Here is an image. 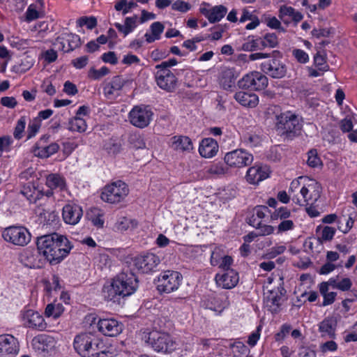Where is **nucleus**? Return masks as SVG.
Wrapping results in <instances>:
<instances>
[{
	"mask_svg": "<svg viewBox=\"0 0 357 357\" xmlns=\"http://www.w3.org/2000/svg\"><path fill=\"white\" fill-rule=\"evenodd\" d=\"M36 246L38 253L52 265L61 262L73 248L67 237L57 233L38 237Z\"/></svg>",
	"mask_w": 357,
	"mask_h": 357,
	"instance_id": "f257e3e1",
	"label": "nucleus"
},
{
	"mask_svg": "<svg viewBox=\"0 0 357 357\" xmlns=\"http://www.w3.org/2000/svg\"><path fill=\"white\" fill-rule=\"evenodd\" d=\"M289 192L296 204L300 206L313 205L320 197L321 187L314 179L299 176L291 182Z\"/></svg>",
	"mask_w": 357,
	"mask_h": 357,
	"instance_id": "f03ea898",
	"label": "nucleus"
},
{
	"mask_svg": "<svg viewBox=\"0 0 357 357\" xmlns=\"http://www.w3.org/2000/svg\"><path fill=\"white\" fill-rule=\"evenodd\" d=\"M138 287V280L132 273H122L102 287V296L107 301L116 302L121 298L133 294Z\"/></svg>",
	"mask_w": 357,
	"mask_h": 357,
	"instance_id": "7ed1b4c3",
	"label": "nucleus"
},
{
	"mask_svg": "<svg viewBox=\"0 0 357 357\" xmlns=\"http://www.w3.org/2000/svg\"><path fill=\"white\" fill-rule=\"evenodd\" d=\"M275 126L281 135L291 137L301 130L302 124L298 116L288 111L276 116Z\"/></svg>",
	"mask_w": 357,
	"mask_h": 357,
	"instance_id": "20e7f679",
	"label": "nucleus"
},
{
	"mask_svg": "<svg viewBox=\"0 0 357 357\" xmlns=\"http://www.w3.org/2000/svg\"><path fill=\"white\" fill-rule=\"evenodd\" d=\"M147 342L157 352H172L176 349V343L167 333L152 331L144 336Z\"/></svg>",
	"mask_w": 357,
	"mask_h": 357,
	"instance_id": "39448f33",
	"label": "nucleus"
},
{
	"mask_svg": "<svg viewBox=\"0 0 357 357\" xmlns=\"http://www.w3.org/2000/svg\"><path fill=\"white\" fill-rule=\"evenodd\" d=\"M3 240L17 246H25L31 240L29 229L21 225H12L6 227L1 234Z\"/></svg>",
	"mask_w": 357,
	"mask_h": 357,
	"instance_id": "423d86ee",
	"label": "nucleus"
},
{
	"mask_svg": "<svg viewBox=\"0 0 357 357\" xmlns=\"http://www.w3.org/2000/svg\"><path fill=\"white\" fill-rule=\"evenodd\" d=\"M128 193L127 184L119 180L105 186L101 193V199L107 203L116 204L123 200Z\"/></svg>",
	"mask_w": 357,
	"mask_h": 357,
	"instance_id": "0eeeda50",
	"label": "nucleus"
},
{
	"mask_svg": "<svg viewBox=\"0 0 357 357\" xmlns=\"http://www.w3.org/2000/svg\"><path fill=\"white\" fill-rule=\"evenodd\" d=\"M18 318L24 328L43 331L47 326L43 316L38 311L30 308L24 307L20 312Z\"/></svg>",
	"mask_w": 357,
	"mask_h": 357,
	"instance_id": "6e6552de",
	"label": "nucleus"
},
{
	"mask_svg": "<svg viewBox=\"0 0 357 357\" xmlns=\"http://www.w3.org/2000/svg\"><path fill=\"white\" fill-rule=\"evenodd\" d=\"M181 274L174 271L161 272L157 278V289L161 293H171L177 290L181 284Z\"/></svg>",
	"mask_w": 357,
	"mask_h": 357,
	"instance_id": "1a4fd4ad",
	"label": "nucleus"
},
{
	"mask_svg": "<svg viewBox=\"0 0 357 357\" xmlns=\"http://www.w3.org/2000/svg\"><path fill=\"white\" fill-rule=\"evenodd\" d=\"M153 112L149 105H139L134 106L128 113L129 122L138 128H146L151 122Z\"/></svg>",
	"mask_w": 357,
	"mask_h": 357,
	"instance_id": "9d476101",
	"label": "nucleus"
},
{
	"mask_svg": "<svg viewBox=\"0 0 357 357\" xmlns=\"http://www.w3.org/2000/svg\"><path fill=\"white\" fill-rule=\"evenodd\" d=\"M254 160L253 155L247 151L237 149L227 153L224 161L231 168H242L250 165Z\"/></svg>",
	"mask_w": 357,
	"mask_h": 357,
	"instance_id": "9b49d317",
	"label": "nucleus"
},
{
	"mask_svg": "<svg viewBox=\"0 0 357 357\" xmlns=\"http://www.w3.org/2000/svg\"><path fill=\"white\" fill-rule=\"evenodd\" d=\"M241 89H250L251 90H262L268 85V78L262 73L254 71L244 75L238 82Z\"/></svg>",
	"mask_w": 357,
	"mask_h": 357,
	"instance_id": "f8f14e48",
	"label": "nucleus"
},
{
	"mask_svg": "<svg viewBox=\"0 0 357 357\" xmlns=\"http://www.w3.org/2000/svg\"><path fill=\"white\" fill-rule=\"evenodd\" d=\"M85 357H114V352L111 347L107 346L103 340L93 334L91 344H89Z\"/></svg>",
	"mask_w": 357,
	"mask_h": 357,
	"instance_id": "ddd939ff",
	"label": "nucleus"
},
{
	"mask_svg": "<svg viewBox=\"0 0 357 357\" xmlns=\"http://www.w3.org/2000/svg\"><path fill=\"white\" fill-rule=\"evenodd\" d=\"M157 85L167 92H172L176 89L177 78L170 69H156L154 73Z\"/></svg>",
	"mask_w": 357,
	"mask_h": 357,
	"instance_id": "4468645a",
	"label": "nucleus"
},
{
	"mask_svg": "<svg viewBox=\"0 0 357 357\" xmlns=\"http://www.w3.org/2000/svg\"><path fill=\"white\" fill-rule=\"evenodd\" d=\"M202 305L219 314L228 307V297L225 294H211L202 299Z\"/></svg>",
	"mask_w": 357,
	"mask_h": 357,
	"instance_id": "2eb2a0df",
	"label": "nucleus"
},
{
	"mask_svg": "<svg viewBox=\"0 0 357 357\" xmlns=\"http://www.w3.org/2000/svg\"><path fill=\"white\" fill-rule=\"evenodd\" d=\"M96 325L100 333L109 337L117 336L123 328V324L114 317L99 318Z\"/></svg>",
	"mask_w": 357,
	"mask_h": 357,
	"instance_id": "dca6fc26",
	"label": "nucleus"
},
{
	"mask_svg": "<svg viewBox=\"0 0 357 357\" xmlns=\"http://www.w3.org/2000/svg\"><path fill=\"white\" fill-rule=\"evenodd\" d=\"M135 267L141 273H148L153 271L160 264V258L153 253L139 255L134 259Z\"/></svg>",
	"mask_w": 357,
	"mask_h": 357,
	"instance_id": "f3484780",
	"label": "nucleus"
},
{
	"mask_svg": "<svg viewBox=\"0 0 357 357\" xmlns=\"http://www.w3.org/2000/svg\"><path fill=\"white\" fill-rule=\"evenodd\" d=\"M20 351L17 339L10 334L0 335V356L14 357Z\"/></svg>",
	"mask_w": 357,
	"mask_h": 357,
	"instance_id": "a211bd4d",
	"label": "nucleus"
},
{
	"mask_svg": "<svg viewBox=\"0 0 357 357\" xmlns=\"http://www.w3.org/2000/svg\"><path fill=\"white\" fill-rule=\"evenodd\" d=\"M80 45V38L78 35L65 32L59 36L54 45L56 48L65 52L73 50Z\"/></svg>",
	"mask_w": 357,
	"mask_h": 357,
	"instance_id": "6ab92c4d",
	"label": "nucleus"
},
{
	"mask_svg": "<svg viewBox=\"0 0 357 357\" xmlns=\"http://www.w3.org/2000/svg\"><path fill=\"white\" fill-rule=\"evenodd\" d=\"M261 69L273 78H282L285 76L287 73L285 64L276 58L261 63Z\"/></svg>",
	"mask_w": 357,
	"mask_h": 357,
	"instance_id": "aec40b11",
	"label": "nucleus"
},
{
	"mask_svg": "<svg viewBox=\"0 0 357 357\" xmlns=\"http://www.w3.org/2000/svg\"><path fill=\"white\" fill-rule=\"evenodd\" d=\"M238 275L234 269H227L226 271H220L215 276L216 284L222 289H232L238 282Z\"/></svg>",
	"mask_w": 357,
	"mask_h": 357,
	"instance_id": "412c9836",
	"label": "nucleus"
},
{
	"mask_svg": "<svg viewBox=\"0 0 357 357\" xmlns=\"http://www.w3.org/2000/svg\"><path fill=\"white\" fill-rule=\"evenodd\" d=\"M56 344V340L53 337L46 334L36 335L31 340L33 349L39 353H49L55 349Z\"/></svg>",
	"mask_w": 357,
	"mask_h": 357,
	"instance_id": "4be33fe9",
	"label": "nucleus"
},
{
	"mask_svg": "<svg viewBox=\"0 0 357 357\" xmlns=\"http://www.w3.org/2000/svg\"><path fill=\"white\" fill-rule=\"evenodd\" d=\"M199 11L211 23H215L220 21L225 17L227 9L222 5L210 8L208 3L204 2L200 6Z\"/></svg>",
	"mask_w": 357,
	"mask_h": 357,
	"instance_id": "5701e85b",
	"label": "nucleus"
},
{
	"mask_svg": "<svg viewBox=\"0 0 357 357\" xmlns=\"http://www.w3.org/2000/svg\"><path fill=\"white\" fill-rule=\"evenodd\" d=\"M269 175L270 170L267 166L255 164L247 170L245 179L250 184L255 185L266 179Z\"/></svg>",
	"mask_w": 357,
	"mask_h": 357,
	"instance_id": "b1692460",
	"label": "nucleus"
},
{
	"mask_svg": "<svg viewBox=\"0 0 357 357\" xmlns=\"http://www.w3.org/2000/svg\"><path fill=\"white\" fill-rule=\"evenodd\" d=\"M83 215L82 208L75 204H68L62 210V218L63 221L68 225H75L81 220Z\"/></svg>",
	"mask_w": 357,
	"mask_h": 357,
	"instance_id": "393cba45",
	"label": "nucleus"
},
{
	"mask_svg": "<svg viewBox=\"0 0 357 357\" xmlns=\"http://www.w3.org/2000/svg\"><path fill=\"white\" fill-rule=\"evenodd\" d=\"M19 261L25 267L29 268H40L42 266V262L39 259L38 253L31 248L23 250L19 254Z\"/></svg>",
	"mask_w": 357,
	"mask_h": 357,
	"instance_id": "a878e982",
	"label": "nucleus"
},
{
	"mask_svg": "<svg viewBox=\"0 0 357 357\" xmlns=\"http://www.w3.org/2000/svg\"><path fill=\"white\" fill-rule=\"evenodd\" d=\"M278 17L280 20L287 25L292 22L296 24L303 18V15L301 13L296 10L293 7L286 5H282L280 7Z\"/></svg>",
	"mask_w": 357,
	"mask_h": 357,
	"instance_id": "bb28decb",
	"label": "nucleus"
},
{
	"mask_svg": "<svg viewBox=\"0 0 357 357\" xmlns=\"http://www.w3.org/2000/svg\"><path fill=\"white\" fill-rule=\"evenodd\" d=\"M169 146L174 151L183 153L190 152L193 149L192 140L187 136L176 135L169 142Z\"/></svg>",
	"mask_w": 357,
	"mask_h": 357,
	"instance_id": "cd10ccee",
	"label": "nucleus"
},
{
	"mask_svg": "<svg viewBox=\"0 0 357 357\" xmlns=\"http://www.w3.org/2000/svg\"><path fill=\"white\" fill-rule=\"evenodd\" d=\"M282 302V293L279 290L269 291L264 298L265 307L272 313H277L280 311Z\"/></svg>",
	"mask_w": 357,
	"mask_h": 357,
	"instance_id": "c85d7f7f",
	"label": "nucleus"
},
{
	"mask_svg": "<svg viewBox=\"0 0 357 357\" xmlns=\"http://www.w3.org/2000/svg\"><path fill=\"white\" fill-rule=\"evenodd\" d=\"M218 149V142L213 138L208 137L201 141L199 153L203 158H211L217 154Z\"/></svg>",
	"mask_w": 357,
	"mask_h": 357,
	"instance_id": "c756f323",
	"label": "nucleus"
},
{
	"mask_svg": "<svg viewBox=\"0 0 357 357\" xmlns=\"http://www.w3.org/2000/svg\"><path fill=\"white\" fill-rule=\"evenodd\" d=\"M93 334L91 333H83L75 337L73 347L80 356L85 357L86 354H88L86 351L89 344H91Z\"/></svg>",
	"mask_w": 357,
	"mask_h": 357,
	"instance_id": "7c9ffc66",
	"label": "nucleus"
},
{
	"mask_svg": "<svg viewBox=\"0 0 357 357\" xmlns=\"http://www.w3.org/2000/svg\"><path fill=\"white\" fill-rule=\"evenodd\" d=\"M234 98L245 107L254 108L259 104V97L254 93L240 91L234 94Z\"/></svg>",
	"mask_w": 357,
	"mask_h": 357,
	"instance_id": "2f4dec72",
	"label": "nucleus"
},
{
	"mask_svg": "<svg viewBox=\"0 0 357 357\" xmlns=\"http://www.w3.org/2000/svg\"><path fill=\"white\" fill-rule=\"evenodd\" d=\"M236 72L232 68H224L220 74V84L225 90H231L235 85L237 77Z\"/></svg>",
	"mask_w": 357,
	"mask_h": 357,
	"instance_id": "473e14b6",
	"label": "nucleus"
},
{
	"mask_svg": "<svg viewBox=\"0 0 357 357\" xmlns=\"http://www.w3.org/2000/svg\"><path fill=\"white\" fill-rule=\"evenodd\" d=\"M139 24V19L137 15L127 17L124 20V24H121L119 22L114 23V26L118 31L123 34L124 36L134 31Z\"/></svg>",
	"mask_w": 357,
	"mask_h": 357,
	"instance_id": "72a5a7b5",
	"label": "nucleus"
},
{
	"mask_svg": "<svg viewBox=\"0 0 357 357\" xmlns=\"http://www.w3.org/2000/svg\"><path fill=\"white\" fill-rule=\"evenodd\" d=\"M45 183L50 190L62 191L66 188V179L58 174H50L47 176Z\"/></svg>",
	"mask_w": 357,
	"mask_h": 357,
	"instance_id": "f704fd0d",
	"label": "nucleus"
},
{
	"mask_svg": "<svg viewBox=\"0 0 357 357\" xmlns=\"http://www.w3.org/2000/svg\"><path fill=\"white\" fill-rule=\"evenodd\" d=\"M21 193L31 203L36 202L42 197L40 190L31 182L22 186Z\"/></svg>",
	"mask_w": 357,
	"mask_h": 357,
	"instance_id": "c9c22d12",
	"label": "nucleus"
},
{
	"mask_svg": "<svg viewBox=\"0 0 357 357\" xmlns=\"http://www.w3.org/2000/svg\"><path fill=\"white\" fill-rule=\"evenodd\" d=\"M59 149V146L57 143H52L45 146H40L37 144L33 148V153L38 158H47L56 153Z\"/></svg>",
	"mask_w": 357,
	"mask_h": 357,
	"instance_id": "e433bc0d",
	"label": "nucleus"
},
{
	"mask_svg": "<svg viewBox=\"0 0 357 357\" xmlns=\"http://www.w3.org/2000/svg\"><path fill=\"white\" fill-rule=\"evenodd\" d=\"M165 29L164 25L160 22H155L151 24L149 31L144 34L146 41L151 43L160 38V35Z\"/></svg>",
	"mask_w": 357,
	"mask_h": 357,
	"instance_id": "4c0bfd02",
	"label": "nucleus"
},
{
	"mask_svg": "<svg viewBox=\"0 0 357 357\" xmlns=\"http://www.w3.org/2000/svg\"><path fill=\"white\" fill-rule=\"evenodd\" d=\"M319 331L322 337H333L335 331V324L331 319H324L319 326Z\"/></svg>",
	"mask_w": 357,
	"mask_h": 357,
	"instance_id": "58836bf2",
	"label": "nucleus"
},
{
	"mask_svg": "<svg viewBox=\"0 0 357 357\" xmlns=\"http://www.w3.org/2000/svg\"><path fill=\"white\" fill-rule=\"evenodd\" d=\"M329 284L333 288L342 291H349L352 286V282L350 278H343L340 279L339 276L331 278L329 279Z\"/></svg>",
	"mask_w": 357,
	"mask_h": 357,
	"instance_id": "ea45409f",
	"label": "nucleus"
},
{
	"mask_svg": "<svg viewBox=\"0 0 357 357\" xmlns=\"http://www.w3.org/2000/svg\"><path fill=\"white\" fill-rule=\"evenodd\" d=\"M68 129L72 132H84L87 129L86 121L80 116H75L69 120Z\"/></svg>",
	"mask_w": 357,
	"mask_h": 357,
	"instance_id": "a19ab883",
	"label": "nucleus"
},
{
	"mask_svg": "<svg viewBox=\"0 0 357 357\" xmlns=\"http://www.w3.org/2000/svg\"><path fill=\"white\" fill-rule=\"evenodd\" d=\"M316 232H319V238L321 242L331 241L336 232V229L334 227L325 226L321 227L318 226L316 229Z\"/></svg>",
	"mask_w": 357,
	"mask_h": 357,
	"instance_id": "79ce46f5",
	"label": "nucleus"
},
{
	"mask_svg": "<svg viewBox=\"0 0 357 357\" xmlns=\"http://www.w3.org/2000/svg\"><path fill=\"white\" fill-rule=\"evenodd\" d=\"M230 348L234 357H246L250 352L247 346L238 340L230 344Z\"/></svg>",
	"mask_w": 357,
	"mask_h": 357,
	"instance_id": "37998d69",
	"label": "nucleus"
},
{
	"mask_svg": "<svg viewBox=\"0 0 357 357\" xmlns=\"http://www.w3.org/2000/svg\"><path fill=\"white\" fill-rule=\"evenodd\" d=\"M63 310L64 308L62 304L52 303L47 305L45 310V314L47 317H52L54 319H57L62 314Z\"/></svg>",
	"mask_w": 357,
	"mask_h": 357,
	"instance_id": "c03bdc74",
	"label": "nucleus"
},
{
	"mask_svg": "<svg viewBox=\"0 0 357 357\" xmlns=\"http://www.w3.org/2000/svg\"><path fill=\"white\" fill-rule=\"evenodd\" d=\"M136 225L137 222L135 220L125 216H121L118 218L115 227L119 231H123L130 228H133Z\"/></svg>",
	"mask_w": 357,
	"mask_h": 357,
	"instance_id": "a18cd8bd",
	"label": "nucleus"
},
{
	"mask_svg": "<svg viewBox=\"0 0 357 357\" xmlns=\"http://www.w3.org/2000/svg\"><path fill=\"white\" fill-rule=\"evenodd\" d=\"M261 48L275 47L278 43V37L275 33H267L263 38H259Z\"/></svg>",
	"mask_w": 357,
	"mask_h": 357,
	"instance_id": "49530a36",
	"label": "nucleus"
},
{
	"mask_svg": "<svg viewBox=\"0 0 357 357\" xmlns=\"http://www.w3.org/2000/svg\"><path fill=\"white\" fill-rule=\"evenodd\" d=\"M243 141L249 147H257L261 144V138L255 133L248 132L243 135Z\"/></svg>",
	"mask_w": 357,
	"mask_h": 357,
	"instance_id": "de8ad7c7",
	"label": "nucleus"
},
{
	"mask_svg": "<svg viewBox=\"0 0 357 357\" xmlns=\"http://www.w3.org/2000/svg\"><path fill=\"white\" fill-rule=\"evenodd\" d=\"M291 216V211L286 206H282L275 210V211L271 214V219H280V220H284L289 219Z\"/></svg>",
	"mask_w": 357,
	"mask_h": 357,
	"instance_id": "09e8293b",
	"label": "nucleus"
},
{
	"mask_svg": "<svg viewBox=\"0 0 357 357\" xmlns=\"http://www.w3.org/2000/svg\"><path fill=\"white\" fill-rule=\"evenodd\" d=\"M262 22L271 29H281L282 31H284L281 26L280 21L274 16H271L270 15H264L262 17Z\"/></svg>",
	"mask_w": 357,
	"mask_h": 357,
	"instance_id": "8fccbe9b",
	"label": "nucleus"
},
{
	"mask_svg": "<svg viewBox=\"0 0 357 357\" xmlns=\"http://www.w3.org/2000/svg\"><path fill=\"white\" fill-rule=\"evenodd\" d=\"M296 228L295 222L291 219L281 220L280 223L277 227V234L292 231Z\"/></svg>",
	"mask_w": 357,
	"mask_h": 357,
	"instance_id": "3c124183",
	"label": "nucleus"
},
{
	"mask_svg": "<svg viewBox=\"0 0 357 357\" xmlns=\"http://www.w3.org/2000/svg\"><path fill=\"white\" fill-rule=\"evenodd\" d=\"M13 140L10 136L4 135L0 137V157L3 152H10Z\"/></svg>",
	"mask_w": 357,
	"mask_h": 357,
	"instance_id": "603ef678",
	"label": "nucleus"
},
{
	"mask_svg": "<svg viewBox=\"0 0 357 357\" xmlns=\"http://www.w3.org/2000/svg\"><path fill=\"white\" fill-rule=\"evenodd\" d=\"M41 126L38 119H33L29 122L27 128V139H29L36 136Z\"/></svg>",
	"mask_w": 357,
	"mask_h": 357,
	"instance_id": "864d4df0",
	"label": "nucleus"
},
{
	"mask_svg": "<svg viewBox=\"0 0 357 357\" xmlns=\"http://www.w3.org/2000/svg\"><path fill=\"white\" fill-rule=\"evenodd\" d=\"M26 123L25 117L22 116L18 119L13 132V136L15 139H20L22 137Z\"/></svg>",
	"mask_w": 357,
	"mask_h": 357,
	"instance_id": "5fc2aeb1",
	"label": "nucleus"
},
{
	"mask_svg": "<svg viewBox=\"0 0 357 357\" xmlns=\"http://www.w3.org/2000/svg\"><path fill=\"white\" fill-rule=\"evenodd\" d=\"M262 326H258L254 331H252L248 336L247 344L250 347H254L258 342L261 337Z\"/></svg>",
	"mask_w": 357,
	"mask_h": 357,
	"instance_id": "6e6d98bb",
	"label": "nucleus"
},
{
	"mask_svg": "<svg viewBox=\"0 0 357 357\" xmlns=\"http://www.w3.org/2000/svg\"><path fill=\"white\" fill-rule=\"evenodd\" d=\"M109 73V70L106 66H102L99 70L92 68L89 71V77L93 79H99L102 77L107 75Z\"/></svg>",
	"mask_w": 357,
	"mask_h": 357,
	"instance_id": "4d7b16f0",
	"label": "nucleus"
},
{
	"mask_svg": "<svg viewBox=\"0 0 357 357\" xmlns=\"http://www.w3.org/2000/svg\"><path fill=\"white\" fill-rule=\"evenodd\" d=\"M227 169L221 162L211 164L207 169V172L211 175H222L226 173Z\"/></svg>",
	"mask_w": 357,
	"mask_h": 357,
	"instance_id": "13d9d810",
	"label": "nucleus"
},
{
	"mask_svg": "<svg viewBox=\"0 0 357 357\" xmlns=\"http://www.w3.org/2000/svg\"><path fill=\"white\" fill-rule=\"evenodd\" d=\"M130 143L135 149H144L146 144L143 137L139 134H133L130 136Z\"/></svg>",
	"mask_w": 357,
	"mask_h": 357,
	"instance_id": "bf43d9fd",
	"label": "nucleus"
},
{
	"mask_svg": "<svg viewBox=\"0 0 357 357\" xmlns=\"http://www.w3.org/2000/svg\"><path fill=\"white\" fill-rule=\"evenodd\" d=\"M259 40V38L254 39L249 38L248 40L243 44L242 49L244 51H253L256 49H261V46Z\"/></svg>",
	"mask_w": 357,
	"mask_h": 357,
	"instance_id": "052dcab7",
	"label": "nucleus"
},
{
	"mask_svg": "<svg viewBox=\"0 0 357 357\" xmlns=\"http://www.w3.org/2000/svg\"><path fill=\"white\" fill-rule=\"evenodd\" d=\"M45 289L47 292L52 291H56L60 289V284L59 278L56 275H53L51 280L44 281Z\"/></svg>",
	"mask_w": 357,
	"mask_h": 357,
	"instance_id": "680f3d73",
	"label": "nucleus"
},
{
	"mask_svg": "<svg viewBox=\"0 0 357 357\" xmlns=\"http://www.w3.org/2000/svg\"><path fill=\"white\" fill-rule=\"evenodd\" d=\"M292 55L295 59L301 63H306L309 61V55L304 50L301 49H294Z\"/></svg>",
	"mask_w": 357,
	"mask_h": 357,
	"instance_id": "e2e57ef3",
	"label": "nucleus"
},
{
	"mask_svg": "<svg viewBox=\"0 0 357 357\" xmlns=\"http://www.w3.org/2000/svg\"><path fill=\"white\" fill-rule=\"evenodd\" d=\"M307 154L308 158L307 162L309 166L312 167H317L321 165V161L318 157V154L316 150H310Z\"/></svg>",
	"mask_w": 357,
	"mask_h": 357,
	"instance_id": "0e129e2a",
	"label": "nucleus"
},
{
	"mask_svg": "<svg viewBox=\"0 0 357 357\" xmlns=\"http://www.w3.org/2000/svg\"><path fill=\"white\" fill-rule=\"evenodd\" d=\"M38 10V9L36 8V5L31 4L26 11L25 20L27 22H30L33 20L38 19L40 16Z\"/></svg>",
	"mask_w": 357,
	"mask_h": 357,
	"instance_id": "69168bd1",
	"label": "nucleus"
},
{
	"mask_svg": "<svg viewBox=\"0 0 357 357\" xmlns=\"http://www.w3.org/2000/svg\"><path fill=\"white\" fill-rule=\"evenodd\" d=\"M172 8L174 10L181 13H186L190 10L191 6L189 3L182 0H176L172 4Z\"/></svg>",
	"mask_w": 357,
	"mask_h": 357,
	"instance_id": "338daca9",
	"label": "nucleus"
},
{
	"mask_svg": "<svg viewBox=\"0 0 357 357\" xmlns=\"http://www.w3.org/2000/svg\"><path fill=\"white\" fill-rule=\"evenodd\" d=\"M63 152L66 155H70L79 146L75 140H68L63 143Z\"/></svg>",
	"mask_w": 357,
	"mask_h": 357,
	"instance_id": "774afa93",
	"label": "nucleus"
}]
</instances>
